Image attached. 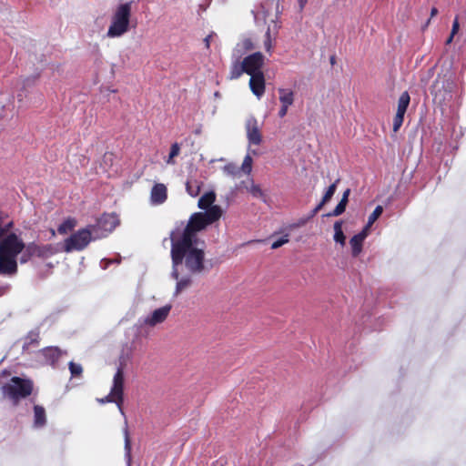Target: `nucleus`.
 <instances>
[{
    "instance_id": "19",
    "label": "nucleus",
    "mask_w": 466,
    "mask_h": 466,
    "mask_svg": "<svg viewBox=\"0 0 466 466\" xmlns=\"http://www.w3.org/2000/svg\"><path fill=\"white\" fill-rule=\"evenodd\" d=\"M410 95L408 94V92H403L400 96L399 100H398L397 112L405 114L407 111L408 106L410 104Z\"/></svg>"
},
{
    "instance_id": "30",
    "label": "nucleus",
    "mask_w": 466,
    "mask_h": 466,
    "mask_svg": "<svg viewBox=\"0 0 466 466\" xmlns=\"http://www.w3.org/2000/svg\"><path fill=\"white\" fill-rule=\"evenodd\" d=\"M179 152H180L179 145L177 143H174L171 146L170 153H169L168 158L167 160V164H174L175 161L173 160V158L175 157L178 156Z\"/></svg>"
},
{
    "instance_id": "34",
    "label": "nucleus",
    "mask_w": 466,
    "mask_h": 466,
    "mask_svg": "<svg viewBox=\"0 0 466 466\" xmlns=\"http://www.w3.org/2000/svg\"><path fill=\"white\" fill-rule=\"evenodd\" d=\"M45 355L56 360L59 357V350L56 348H49L45 350Z\"/></svg>"
},
{
    "instance_id": "26",
    "label": "nucleus",
    "mask_w": 466,
    "mask_h": 466,
    "mask_svg": "<svg viewBox=\"0 0 466 466\" xmlns=\"http://www.w3.org/2000/svg\"><path fill=\"white\" fill-rule=\"evenodd\" d=\"M339 179H337L333 184H331L329 188L327 189L326 193L324 194L322 198V204H327L334 195L337 185L339 183Z\"/></svg>"
},
{
    "instance_id": "20",
    "label": "nucleus",
    "mask_w": 466,
    "mask_h": 466,
    "mask_svg": "<svg viewBox=\"0 0 466 466\" xmlns=\"http://www.w3.org/2000/svg\"><path fill=\"white\" fill-rule=\"evenodd\" d=\"M186 190L191 197H197L200 192V183L196 179L187 180Z\"/></svg>"
},
{
    "instance_id": "22",
    "label": "nucleus",
    "mask_w": 466,
    "mask_h": 466,
    "mask_svg": "<svg viewBox=\"0 0 466 466\" xmlns=\"http://www.w3.org/2000/svg\"><path fill=\"white\" fill-rule=\"evenodd\" d=\"M223 171L226 175L232 177L233 178L238 177L241 174L239 167L233 163H228L224 166Z\"/></svg>"
},
{
    "instance_id": "43",
    "label": "nucleus",
    "mask_w": 466,
    "mask_h": 466,
    "mask_svg": "<svg viewBox=\"0 0 466 466\" xmlns=\"http://www.w3.org/2000/svg\"><path fill=\"white\" fill-rule=\"evenodd\" d=\"M210 37H211L210 35H208V36L205 38V43H206L207 47H208V46H209Z\"/></svg>"
},
{
    "instance_id": "7",
    "label": "nucleus",
    "mask_w": 466,
    "mask_h": 466,
    "mask_svg": "<svg viewBox=\"0 0 466 466\" xmlns=\"http://www.w3.org/2000/svg\"><path fill=\"white\" fill-rule=\"evenodd\" d=\"M58 251L59 249L52 244L38 245L35 243H30L25 247V250L24 255L22 256L21 261L26 262L27 259L32 257L47 258L55 255Z\"/></svg>"
},
{
    "instance_id": "44",
    "label": "nucleus",
    "mask_w": 466,
    "mask_h": 466,
    "mask_svg": "<svg viewBox=\"0 0 466 466\" xmlns=\"http://www.w3.org/2000/svg\"><path fill=\"white\" fill-rule=\"evenodd\" d=\"M452 39H453V37H451V35L450 37H448L446 44L447 45L451 44L452 42Z\"/></svg>"
},
{
    "instance_id": "2",
    "label": "nucleus",
    "mask_w": 466,
    "mask_h": 466,
    "mask_svg": "<svg viewBox=\"0 0 466 466\" xmlns=\"http://www.w3.org/2000/svg\"><path fill=\"white\" fill-rule=\"evenodd\" d=\"M25 248L21 239L9 234L0 243V273L13 274L16 271V256Z\"/></svg>"
},
{
    "instance_id": "11",
    "label": "nucleus",
    "mask_w": 466,
    "mask_h": 466,
    "mask_svg": "<svg viewBox=\"0 0 466 466\" xmlns=\"http://www.w3.org/2000/svg\"><path fill=\"white\" fill-rule=\"evenodd\" d=\"M247 138L249 145H259L262 142L260 126L254 116H249L245 124Z\"/></svg>"
},
{
    "instance_id": "14",
    "label": "nucleus",
    "mask_w": 466,
    "mask_h": 466,
    "mask_svg": "<svg viewBox=\"0 0 466 466\" xmlns=\"http://www.w3.org/2000/svg\"><path fill=\"white\" fill-rule=\"evenodd\" d=\"M167 198V187L162 183H157L150 192V202L152 205L163 204Z\"/></svg>"
},
{
    "instance_id": "3",
    "label": "nucleus",
    "mask_w": 466,
    "mask_h": 466,
    "mask_svg": "<svg viewBox=\"0 0 466 466\" xmlns=\"http://www.w3.org/2000/svg\"><path fill=\"white\" fill-rule=\"evenodd\" d=\"M130 16L131 5L128 3L119 5L111 17L106 36L116 38L124 35L129 30Z\"/></svg>"
},
{
    "instance_id": "40",
    "label": "nucleus",
    "mask_w": 466,
    "mask_h": 466,
    "mask_svg": "<svg viewBox=\"0 0 466 466\" xmlns=\"http://www.w3.org/2000/svg\"><path fill=\"white\" fill-rule=\"evenodd\" d=\"M350 192V190L349 188L347 190H345L343 193V196L341 198V200H345L346 202H348Z\"/></svg>"
},
{
    "instance_id": "27",
    "label": "nucleus",
    "mask_w": 466,
    "mask_h": 466,
    "mask_svg": "<svg viewBox=\"0 0 466 466\" xmlns=\"http://www.w3.org/2000/svg\"><path fill=\"white\" fill-rule=\"evenodd\" d=\"M347 204H348V202H346L345 200H341L340 199V201L336 206L334 210L332 212L329 213L327 216H329V217H338V216L341 215L345 211Z\"/></svg>"
},
{
    "instance_id": "24",
    "label": "nucleus",
    "mask_w": 466,
    "mask_h": 466,
    "mask_svg": "<svg viewBox=\"0 0 466 466\" xmlns=\"http://www.w3.org/2000/svg\"><path fill=\"white\" fill-rule=\"evenodd\" d=\"M264 48L269 55L272 54L273 37L271 35L270 28H268L265 34Z\"/></svg>"
},
{
    "instance_id": "38",
    "label": "nucleus",
    "mask_w": 466,
    "mask_h": 466,
    "mask_svg": "<svg viewBox=\"0 0 466 466\" xmlns=\"http://www.w3.org/2000/svg\"><path fill=\"white\" fill-rule=\"evenodd\" d=\"M288 109H289V106H282V105H281L280 109H279V116L280 117L285 116L287 115V113H288Z\"/></svg>"
},
{
    "instance_id": "23",
    "label": "nucleus",
    "mask_w": 466,
    "mask_h": 466,
    "mask_svg": "<svg viewBox=\"0 0 466 466\" xmlns=\"http://www.w3.org/2000/svg\"><path fill=\"white\" fill-rule=\"evenodd\" d=\"M253 159L250 155H247L242 162L241 167H239L240 172L246 175H249L252 171Z\"/></svg>"
},
{
    "instance_id": "47",
    "label": "nucleus",
    "mask_w": 466,
    "mask_h": 466,
    "mask_svg": "<svg viewBox=\"0 0 466 466\" xmlns=\"http://www.w3.org/2000/svg\"><path fill=\"white\" fill-rule=\"evenodd\" d=\"M330 62L331 64H334V57H331Z\"/></svg>"
},
{
    "instance_id": "13",
    "label": "nucleus",
    "mask_w": 466,
    "mask_h": 466,
    "mask_svg": "<svg viewBox=\"0 0 466 466\" xmlns=\"http://www.w3.org/2000/svg\"><path fill=\"white\" fill-rule=\"evenodd\" d=\"M216 201V193L214 191H209L205 193L198 201V207L199 209L204 211H199L198 213H208L214 207H218L223 212V208L218 205H214Z\"/></svg>"
},
{
    "instance_id": "18",
    "label": "nucleus",
    "mask_w": 466,
    "mask_h": 466,
    "mask_svg": "<svg viewBox=\"0 0 466 466\" xmlns=\"http://www.w3.org/2000/svg\"><path fill=\"white\" fill-rule=\"evenodd\" d=\"M334 228V240L340 244L342 247L345 246L346 237L342 231V221H336L333 225Z\"/></svg>"
},
{
    "instance_id": "35",
    "label": "nucleus",
    "mask_w": 466,
    "mask_h": 466,
    "mask_svg": "<svg viewBox=\"0 0 466 466\" xmlns=\"http://www.w3.org/2000/svg\"><path fill=\"white\" fill-rule=\"evenodd\" d=\"M242 46L245 50H252L255 48V46L251 39L247 38L242 41Z\"/></svg>"
},
{
    "instance_id": "31",
    "label": "nucleus",
    "mask_w": 466,
    "mask_h": 466,
    "mask_svg": "<svg viewBox=\"0 0 466 466\" xmlns=\"http://www.w3.org/2000/svg\"><path fill=\"white\" fill-rule=\"evenodd\" d=\"M404 115L405 114L396 112V115L393 119V131L394 132H398V130L401 127V125L403 123V119H404Z\"/></svg>"
},
{
    "instance_id": "37",
    "label": "nucleus",
    "mask_w": 466,
    "mask_h": 466,
    "mask_svg": "<svg viewBox=\"0 0 466 466\" xmlns=\"http://www.w3.org/2000/svg\"><path fill=\"white\" fill-rule=\"evenodd\" d=\"M459 28H460V25H459L458 17H456L452 24V28H451V37H453L458 33Z\"/></svg>"
},
{
    "instance_id": "17",
    "label": "nucleus",
    "mask_w": 466,
    "mask_h": 466,
    "mask_svg": "<svg viewBox=\"0 0 466 466\" xmlns=\"http://www.w3.org/2000/svg\"><path fill=\"white\" fill-rule=\"evenodd\" d=\"M34 425L35 427H42L46 424V411L41 406L35 405L34 407Z\"/></svg>"
},
{
    "instance_id": "1",
    "label": "nucleus",
    "mask_w": 466,
    "mask_h": 466,
    "mask_svg": "<svg viewBox=\"0 0 466 466\" xmlns=\"http://www.w3.org/2000/svg\"><path fill=\"white\" fill-rule=\"evenodd\" d=\"M222 211L214 207L208 213H193L184 228L171 232V277L177 281L174 297H177L192 284V275L205 269V242L199 234L219 220Z\"/></svg>"
},
{
    "instance_id": "12",
    "label": "nucleus",
    "mask_w": 466,
    "mask_h": 466,
    "mask_svg": "<svg viewBox=\"0 0 466 466\" xmlns=\"http://www.w3.org/2000/svg\"><path fill=\"white\" fill-rule=\"evenodd\" d=\"M249 88L251 92L257 96V98H260L265 93V76L263 73H258L253 76H250L249 79Z\"/></svg>"
},
{
    "instance_id": "46",
    "label": "nucleus",
    "mask_w": 466,
    "mask_h": 466,
    "mask_svg": "<svg viewBox=\"0 0 466 466\" xmlns=\"http://www.w3.org/2000/svg\"><path fill=\"white\" fill-rule=\"evenodd\" d=\"M17 97H18V100H19V101H22L23 96H22V95H21V94H18V95H17Z\"/></svg>"
},
{
    "instance_id": "28",
    "label": "nucleus",
    "mask_w": 466,
    "mask_h": 466,
    "mask_svg": "<svg viewBox=\"0 0 466 466\" xmlns=\"http://www.w3.org/2000/svg\"><path fill=\"white\" fill-rule=\"evenodd\" d=\"M243 72H245L243 62L241 63V65L235 64L231 68L230 77L232 79H237L242 75Z\"/></svg>"
},
{
    "instance_id": "15",
    "label": "nucleus",
    "mask_w": 466,
    "mask_h": 466,
    "mask_svg": "<svg viewBox=\"0 0 466 466\" xmlns=\"http://www.w3.org/2000/svg\"><path fill=\"white\" fill-rule=\"evenodd\" d=\"M368 236L367 228H364L360 233L353 236L350 240V244L351 246L352 249V256L357 257L362 250V243L364 239Z\"/></svg>"
},
{
    "instance_id": "16",
    "label": "nucleus",
    "mask_w": 466,
    "mask_h": 466,
    "mask_svg": "<svg viewBox=\"0 0 466 466\" xmlns=\"http://www.w3.org/2000/svg\"><path fill=\"white\" fill-rule=\"evenodd\" d=\"M279 101L282 106H290L294 103V92L290 89L279 88Z\"/></svg>"
},
{
    "instance_id": "42",
    "label": "nucleus",
    "mask_w": 466,
    "mask_h": 466,
    "mask_svg": "<svg viewBox=\"0 0 466 466\" xmlns=\"http://www.w3.org/2000/svg\"><path fill=\"white\" fill-rule=\"evenodd\" d=\"M438 14V10L436 7H433L431 8V16L433 17L435 16L436 15Z\"/></svg>"
},
{
    "instance_id": "9",
    "label": "nucleus",
    "mask_w": 466,
    "mask_h": 466,
    "mask_svg": "<svg viewBox=\"0 0 466 466\" xmlns=\"http://www.w3.org/2000/svg\"><path fill=\"white\" fill-rule=\"evenodd\" d=\"M171 309L170 304L156 309L143 319V324L151 328L162 324L168 318Z\"/></svg>"
},
{
    "instance_id": "4",
    "label": "nucleus",
    "mask_w": 466,
    "mask_h": 466,
    "mask_svg": "<svg viewBox=\"0 0 466 466\" xmlns=\"http://www.w3.org/2000/svg\"><path fill=\"white\" fill-rule=\"evenodd\" d=\"M33 390V384L29 380L14 377L2 387V392L15 405L20 399L29 396Z\"/></svg>"
},
{
    "instance_id": "6",
    "label": "nucleus",
    "mask_w": 466,
    "mask_h": 466,
    "mask_svg": "<svg viewBox=\"0 0 466 466\" xmlns=\"http://www.w3.org/2000/svg\"><path fill=\"white\" fill-rule=\"evenodd\" d=\"M123 388H124V372L122 368H118L113 379V386L110 393L104 399L98 400L100 403L115 402L117 404L119 410L123 413L121 403L123 401Z\"/></svg>"
},
{
    "instance_id": "5",
    "label": "nucleus",
    "mask_w": 466,
    "mask_h": 466,
    "mask_svg": "<svg viewBox=\"0 0 466 466\" xmlns=\"http://www.w3.org/2000/svg\"><path fill=\"white\" fill-rule=\"evenodd\" d=\"M94 232L90 226L86 228L77 230L65 240L64 250L67 253L75 250L84 249L94 238Z\"/></svg>"
},
{
    "instance_id": "33",
    "label": "nucleus",
    "mask_w": 466,
    "mask_h": 466,
    "mask_svg": "<svg viewBox=\"0 0 466 466\" xmlns=\"http://www.w3.org/2000/svg\"><path fill=\"white\" fill-rule=\"evenodd\" d=\"M69 370L72 376H79L82 373V367L80 364H76L73 361L69 363Z\"/></svg>"
},
{
    "instance_id": "29",
    "label": "nucleus",
    "mask_w": 466,
    "mask_h": 466,
    "mask_svg": "<svg viewBox=\"0 0 466 466\" xmlns=\"http://www.w3.org/2000/svg\"><path fill=\"white\" fill-rule=\"evenodd\" d=\"M247 188L254 198H260L263 197V192L260 189L259 186L256 185L253 181L251 182V185Z\"/></svg>"
},
{
    "instance_id": "8",
    "label": "nucleus",
    "mask_w": 466,
    "mask_h": 466,
    "mask_svg": "<svg viewBox=\"0 0 466 466\" xmlns=\"http://www.w3.org/2000/svg\"><path fill=\"white\" fill-rule=\"evenodd\" d=\"M119 220L114 214H105L98 220L96 225L90 226L94 232V238H103L113 231L118 225Z\"/></svg>"
},
{
    "instance_id": "39",
    "label": "nucleus",
    "mask_w": 466,
    "mask_h": 466,
    "mask_svg": "<svg viewBox=\"0 0 466 466\" xmlns=\"http://www.w3.org/2000/svg\"><path fill=\"white\" fill-rule=\"evenodd\" d=\"M325 204H322V200L320 203L313 209L312 216H315L324 206Z\"/></svg>"
},
{
    "instance_id": "41",
    "label": "nucleus",
    "mask_w": 466,
    "mask_h": 466,
    "mask_svg": "<svg viewBox=\"0 0 466 466\" xmlns=\"http://www.w3.org/2000/svg\"><path fill=\"white\" fill-rule=\"evenodd\" d=\"M299 8L302 10L304 6L306 5L308 0H298Z\"/></svg>"
},
{
    "instance_id": "21",
    "label": "nucleus",
    "mask_w": 466,
    "mask_h": 466,
    "mask_svg": "<svg viewBox=\"0 0 466 466\" xmlns=\"http://www.w3.org/2000/svg\"><path fill=\"white\" fill-rule=\"evenodd\" d=\"M76 226V221L74 218L66 219L57 228L59 234H66L68 231L72 230Z\"/></svg>"
},
{
    "instance_id": "25",
    "label": "nucleus",
    "mask_w": 466,
    "mask_h": 466,
    "mask_svg": "<svg viewBox=\"0 0 466 466\" xmlns=\"http://www.w3.org/2000/svg\"><path fill=\"white\" fill-rule=\"evenodd\" d=\"M383 208L381 206H377L376 208L373 210V212L370 215L367 226L365 228H369L382 214Z\"/></svg>"
},
{
    "instance_id": "45",
    "label": "nucleus",
    "mask_w": 466,
    "mask_h": 466,
    "mask_svg": "<svg viewBox=\"0 0 466 466\" xmlns=\"http://www.w3.org/2000/svg\"><path fill=\"white\" fill-rule=\"evenodd\" d=\"M5 290H6V288H1V289H0V296L2 294H4L5 292Z\"/></svg>"
},
{
    "instance_id": "36",
    "label": "nucleus",
    "mask_w": 466,
    "mask_h": 466,
    "mask_svg": "<svg viewBox=\"0 0 466 466\" xmlns=\"http://www.w3.org/2000/svg\"><path fill=\"white\" fill-rule=\"evenodd\" d=\"M125 449L127 451V456L129 457L130 456L131 444H130V440H129L127 431H126V435H125Z\"/></svg>"
},
{
    "instance_id": "10",
    "label": "nucleus",
    "mask_w": 466,
    "mask_h": 466,
    "mask_svg": "<svg viewBox=\"0 0 466 466\" xmlns=\"http://www.w3.org/2000/svg\"><path fill=\"white\" fill-rule=\"evenodd\" d=\"M244 64V71L249 76L263 73L261 67L264 64V56L260 52H256L248 56L242 61Z\"/></svg>"
},
{
    "instance_id": "32",
    "label": "nucleus",
    "mask_w": 466,
    "mask_h": 466,
    "mask_svg": "<svg viewBox=\"0 0 466 466\" xmlns=\"http://www.w3.org/2000/svg\"><path fill=\"white\" fill-rule=\"evenodd\" d=\"M289 241V235L286 234V235L282 236L281 238H279V239L273 241V243L271 244V248L277 249V248H280L281 246H283L284 244L288 243Z\"/></svg>"
}]
</instances>
